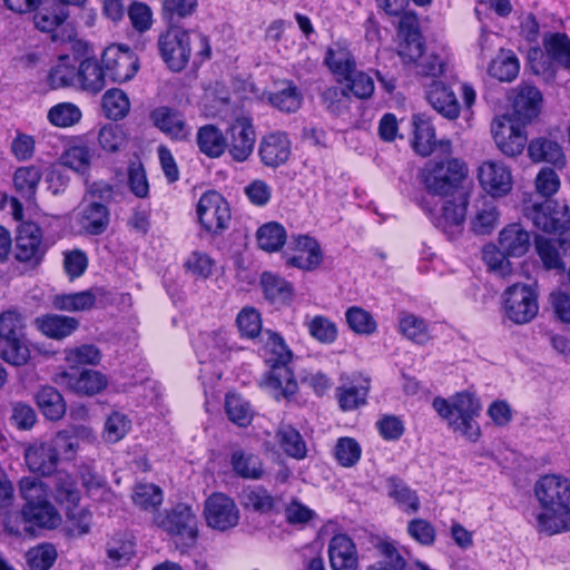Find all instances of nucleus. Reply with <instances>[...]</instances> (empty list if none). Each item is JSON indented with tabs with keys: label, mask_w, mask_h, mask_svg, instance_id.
I'll return each instance as SVG.
<instances>
[{
	"label": "nucleus",
	"mask_w": 570,
	"mask_h": 570,
	"mask_svg": "<svg viewBox=\"0 0 570 570\" xmlns=\"http://www.w3.org/2000/svg\"><path fill=\"white\" fill-rule=\"evenodd\" d=\"M24 462L35 474L50 476L57 471L59 458L50 441L33 442L24 450Z\"/></svg>",
	"instance_id": "5701e85b"
},
{
	"label": "nucleus",
	"mask_w": 570,
	"mask_h": 570,
	"mask_svg": "<svg viewBox=\"0 0 570 570\" xmlns=\"http://www.w3.org/2000/svg\"><path fill=\"white\" fill-rule=\"evenodd\" d=\"M413 148L421 156H429L435 147V131L429 119L415 116L413 120Z\"/></svg>",
	"instance_id": "4d7b16f0"
},
{
	"label": "nucleus",
	"mask_w": 570,
	"mask_h": 570,
	"mask_svg": "<svg viewBox=\"0 0 570 570\" xmlns=\"http://www.w3.org/2000/svg\"><path fill=\"white\" fill-rule=\"evenodd\" d=\"M60 382L77 394L95 395L106 389L107 377L94 370L65 371L60 374Z\"/></svg>",
	"instance_id": "a878e982"
},
{
	"label": "nucleus",
	"mask_w": 570,
	"mask_h": 570,
	"mask_svg": "<svg viewBox=\"0 0 570 570\" xmlns=\"http://www.w3.org/2000/svg\"><path fill=\"white\" fill-rule=\"evenodd\" d=\"M36 402L45 417L50 421H58L66 413V402L53 386H42L36 394Z\"/></svg>",
	"instance_id": "de8ad7c7"
},
{
	"label": "nucleus",
	"mask_w": 570,
	"mask_h": 570,
	"mask_svg": "<svg viewBox=\"0 0 570 570\" xmlns=\"http://www.w3.org/2000/svg\"><path fill=\"white\" fill-rule=\"evenodd\" d=\"M227 348V340L223 332L213 331L200 334L195 350L200 363L220 358Z\"/></svg>",
	"instance_id": "49530a36"
},
{
	"label": "nucleus",
	"mask_w": 570,
	"mask_h": 570,
	"mask_svg": "<svg viewBox=\"0 0 570 570\" xmlns=\"http://www.w3.org/2000/svg\"><path fill=\"white\" fill-rule=\"evenodd\" d=\"M42 175V167L36 164L21 166L16 169L12 180L14 190L20 198L27 203L35 202Z\"/></svg>",
	"instance_id": "f704fd0d"
},
{
	"label": "nucleus",
	"mask_w": 570,
	"mask_h": 570,
	"mask_svg": "<svg viewBox=\"0 0 570 570\" xmlns=\"http://www.w3.org/2000/svg\"><path fill=\"white\" fill-rule=\"evenodd\" d=\"M542 95L540 90L531 85H520L515 89L512 107L517 119L514 121L525 125L535 118L541 108Z\"/></svg>",
	"instance_id": "c756f323"
},
{
	"label": "nucleus",
	"mask_w": 570,
	"mask_h": 570,
	"mask_svg": "<svg viewBox=\"0 0 570 570\" xmlns=\"http://www.w3.org/2000/svg\"><path fill=\"white\" fill-rule=\"evenodd\" d=\"M149 119L155 128L173 141H188L193 128L187 122L183 111L169 106H158L149 114Z\"/></svg>",
	"instance_id": "f3484780"
},
{
	"label": "nucleus",
	"mask_w": 570,
	"mask_h": 570,
	"mask_svg": "<svg viewBox=\"0 0 570 570\" xmlns=\"http://www.w3.org/2000/svg\"><path fill=\"white\" fill-rule=\"evenodd\" d=\"M432 405L449 424H453L462 417L479 416L481 412L480 400L469 392L456 393L451 400L438 396L433 400Z\"/></svg>",
	"instance_id": "6ab92c4d"
},
{
	"label": "nucleus",
	"mask_w": 570,
	"mask_h": 570,
	"mask_svg": "<svg viewBox=\"0 0 570 570\" xmlns=\"http://www.w3.org/2000/svg\"><path fill=\"white\" fill-rule=\"evenodd\" d=\"M94 153L87 145H73L60 156V164L81 175L89 171Z\"/></svg>",
	"instance_id": "13d9d810"
},
{
	"label": "nucleus",
	"mask_w": 570,
	"mask_h": 570,
	"mask_svg": "<svg viewBox=\"0 0 570 570\" xmlns=\"http://www.w3.org/2000/svg\"><path fill=\"white\" fill-rule=\"evenodd\" d=\"M474 215L471 217L470 228L475 235H489L499 225L500 213L495 202L485 196L475 200Z\"/></svg>",
	"instance_id": "72a5a7b5"
},
{
	"label": "nucleus",
	"mask_w": 570,
	"mask_h": 570,
	"mask_svg": "<svg viewBox=\"0 0 570 570\" xmlns=\"http://www.w3.org/2000/svg\"><path fill=\"white\" fill-rule=\"evenodd\" d=\"M53 474V499L67 510L76 509L81 493L75 478L66 471H56Z\"/></svg>",
	"instance_id": "58836bf2"
},
{
	"label": "nucleus",
	"mask_w": 570,
	"mask_h": 570,
	"mask_svg": "<svg viewBox=\"0 0 570 570\" xmlns=\"http://www.w3.org/2000/svg\"><path fill=\"white\" fill-rule=\"evenodd\" d=\"M107 291L104 287H91L86 291L58 294L52 298V306L65 312H87L94 308L97 303H102Z\"/></svg>",
	"instance_id": "b1692460"
},
{
	"label": "nucleus",
	"mask_w": 570,
	"mask_h": 570,
	"mask_svg": "<svg viewBox=\"0 0 570 570\" xmlns=\"http://www.w3.org/2000/svg\"><path fill=\"white\" fill-rule=\"evenodd\" d=\"M491 132L498 148L509 157L520 155L527 144L524 126L510 116L498 117L492 121Z\"/></svg>",
	"instance_id": "dca6fc26"
},
{
	"label": "nucleus",
	"mask_w": 570,
	"mask_h": 570,
	"mask_svg": "<svg viewBox=\"0 0 570 570\" xmlns=\"http://www.w3.org/2000/svg\"><path fill=\"white\" fill-rule=\"evenodd\" d=\"M57 559V550L50 543L39 544L26 553L30 570H49Z\"/></svg>",
	"instance_id": "774afa93"
},
{
	"label": "nucleus",
	"mask_w": 570,
	"mask_h": 570,
	"mask_svg": "<svg viewBox=\"0 0 570 570\" xmlns=\"http://www.w3.org/2000/svg\"><path fill=\"white\" fill-rule=\"evenodd\" d=\"M503 317L515 325L531 323L539 313L538 293L532 285L515 283L502 295Z\"/></svg>",
	"instance_id": "423d86ee"
},
{
	"label": "nucleus",
	"mask_w": 570,
	"mask_h": 570,
	"mask_svg": "<svg viewBox=\"0 0 570 570\" xmlns=\"http://www.w3.org/2000/svg\"><path fill=\"white\" fill-rule=\"evenodd\" d=\"M292 142L285 131H273L264 135L258 145V156L264 166L277 168L289 159Z\"/></svg>",
	"instance_id": "412c9836"
},
{
	"label": "nucleus",
	"mask_w": 570,
	"mask_h": 570,
	"mask_svg": "<svg viewBox=\"0 0 570 570\" xmlns=\"http://www.w3.org/2000/svg\"><path fill=\"white\" fill-rule=\"evenodd\" d=\"M266 334L268 337L264 346L265 363L269 370L262 377L261 386L277 401H289L298 390L291 367L293 353L281 335L271 331H267Z\"/></svg>",
	"instance_id": "7ed1b4c3"
},
{
	"label": "nucleus",
	"mask_w": 570,
	"mask_h": 570,
	"mask_svg": "<svg viewBox=\"0 0 570 570\" xmlns=\"http://www.w3.org/2000/svg\"><path fill=\"white\" fill-rule=\"evenodd\" d=\"M35 323L45 336L56 341L71 336L80 326L78 318L53 313L38 316Z\"/></svg>",
	"instance_id": "473e14b6"
},
{
	"label": "nucleus",
	"mask_w": 570,
	"mask_h": 570,
	"mask_svg": "<svg viewBox=\"0 0 570 570\" xmlns=\"http://www.w3.org/2000/svg\"><path fill=\"white\" fill-rule=\"evenodd\" d=\"M204 515L208 527L226 531L237 525L239 511L235 501L228 495L216 492L205 502Z\"/></svg>",
	"instance_id": "a211bd4d"
},
{
	"label": "nucleus",
	"mask_w": 570,
	"mask_h": 570,
	"mask_svg": "<svg viewBox=\"0 0 570 570\" xmlns=\"http://www.w3.org/2000/svg\"><path fill=\"white\" fill-rule=\"evenodd\" d=\"M528 153L533 161H546L554 166L564 165V155L560 145L547 138H538L529 144Z\"/></svg>",
	"instance_id": "8fccbe9b"
},
{
	"label": "nucleus",
	"mask_w": 570,
	"mask_h": 570,
	"mask_svg": "<svg viewBox=\"0 0 570 570\" xmlns=\"http://www.w3.org/2000/svg\"><path fill=\"white\" fill-rule=\"evenodd\" d=\"M534 495L541 507L538 530L549 535L570 531V479L546 474L535 482Z\"/></svg>",
	"instance_id": "f257e3e1"
},
{
	"label": "nucleus",
	"mask_w": 570,
	"mask_h": 570,
	"mask_svg": "<svg viewBox=\"0 0 570 570\" xmlns=\"http://www.w3.org/2000/svg\"><path fill=\"white\" fill-rule=\"evenodd\" d=\"M197 215L203 228L212 234H220L227 229L232 217L229 204L216 190L202 195L197 204Z\"/></svg>",
	"instance_id": "f8f14e48"
},
{
	"label": "nucleus",
	"mask_w": 570,
	"mask_h": 570,
	"mask_svg": "<svg viewBox=\"0 0 570 570\" xmlns=\"http://www.w3.org/2000/svg\"><path fill=\"white\" fill-rule=\"evenodd\" d=\"M333 453L341 466L352 468L358 463L362 448L354 438L343 436L336 441Z\"/></svg>",
	"instance_id": "e2e57ef3"
},
{
	"label": "nucleus",
	"mask_w": 570,
	"mask_h": 570,
	"mask_svg": "<svg viewBox=\"0 0 570 570\" xmlns=\"http://www.w3.org/2000/svg\"><path fill=\"white\" fill-rule=\"evenodd\" d=\"M523 216L546 233L562 234L570 228V210L567 204L551 198L524 200Z\"/></svg>",
	"instance_id": "39448f33"
},
{
	"label": "nucleus",
	"mask_w": 570,
	"mask_h": 570,
	"mask_svg": "<svg viewBox=\"0 0 570 570\" xmlns=\"http://www.w3.org/2000/svg\"><path fill=\"white\" fill-rule=\"evenodd\" d=\"M276 436L279 446L291 458L302 460L306 456V443L301 433L291 425L279 426Z\"/></svg>",
	"instance_id": "5fc2aeb1"
},
{
	"label": "nucleus",
	"mask_w": 570,
	"mask_h": 570,
	"mask_svg": "<svg viewBox=\"0 0 570 570\" xmlns=\"http://www.w3.org/2000/svg\"><path fill=\"white\" fill-rule=\"evenodd\" d=\"M519 70L520 63L517 56L511 50L503 49L492 59L488 68V72L491 77L505 82L515 79Z\"/></svg>",
	"instance_id": "3c124183"
},
{
	"label": "nucleus",
	"mask_w": 570,
	"mask_h": 570,
	"mask_svg": "<svg viewBox=\"0 0 570 570\" xmlns=\"http://www.w3.org/2000/svg\"><path fill=\"white\" fill-rule=\"evenodd\" d=\"M259 284L265 298L272 304H289L294 289L289 282L272 272H263Z\"/></svg>",
	"instance_id": "4c0bfd02"
},
{
	"label": "nucleus",
	"mask_w": 570,
	"mask_h": 570,
	"mask_svg": "<svg viewBox=\"0 0 570 570\" xmlns=\"http://www.w3.org/2000/svg\"><path fill=\"white\" fill-rule=\"evenodd\" d=\"M236 325L242 337L254 340L262 333L261 313L255 307L246 306L238 313Z\"/></svg>",
	"instance_id": "338daca9"
},
{
	"label": "nucleus",
	"mask_w": 570,
	"mask_h": 570,
	"mask_svg": "<svg viewBox=\"0 0 570 570\" xmlns=\"http://www.w3.org/2000/svg\"><path fill=\"white\" fill-rule=\"evenodd\" d=\"M370 390L368 381H351L336 389V399L343 411H353L365 404Z\"/></svg>",
	"instance_id": "a18cd8bd"
},
{
	"label": "nucleus",
	"mask_w": 570,
	"mask_h": 570,
	"mask_svg": "<svg viewBox=\"0 0 570 570\" xmlns=\"http://www.w3.org/2000/svg\"><path fill=\"white\" fill-rule=\"evenodd\" d=\"M158 51L165 65L175 72L184 70L195 52L194 63H203L212 56L209 39L196 29L168 26L158 37Z\"/></svg>",
	"instance_id": "f03ea898"
},
{
	"label": "nucleus",
	"mask_w": 570,
	"mask_h": 570,
	"mask_svg": "<svg viewBox=\"0 0 570 570\" xmlns=\"http://www.w3.org/2000/svg\"><path fill=\"white\" fill-rule=\"evenodd\" d=\"M46 1L40 4L39 11L35 14V26L42 32L51 33V40L65 43L75 36V29L67 23L69 10L57 1L51 6H46Z\"/></svg>",
	"instance_id": "2eb2a0df"
},
{
	"label": "nucleus",
	"mask_w": 570,
	"mask_h": 570,
	"mask_svg": "<svg viewBox=\"0 0 570 570\" xmlns=\"http://www.w3.org/2000/svg\"><path fill=\"white\" fill-rule=\"evenodd\" d=\"M387 495L405 512L415 513L420 509V499L402 479L396 475L389 476L385 481Z\"/></svg>",
	"instance_id": "c03bdc74"
},
{
	"label": "nucleus",
	"mask_w": 570,
	"mask_h": 570,
	"mask_svg": "<svg viewBox=\"0 0 570 570\" xmlns=\"http://www.w3.org/2000/svg\"><path fill=\"white\" fill-rule=\"evenodd\" d=\"M77 222L86 234L99 236L109 226L110 213L106 204L92 200L79 207Z\"/></svg>",
	"instance_id": "2f4dec72"
},
{
	"label": "nucleus",
	"mask_w": 570,
	"mask_h": 570,
	"mask_svg": "<svg viewBox=\"0 0 570 570\" xmlns=\"http://www.w3.org/2000/svg\"><path fill=\"white\" fill-rule=\"evenodd\" d=\"M104 112L109 119L119 120L127 116L130 109V102L127 95L121 89L107 90L101 100Z\"/></svg>",
	"instance_id": "bf43d9fd"
},
{
	"label": "nucleus",
	"mask_w": 570,
	"mask_h": 570,
	"mask_svg": "<svg viewBox=\"0 0 570 570\" xmlns=\"http://www.w3.org/2000/svg\"><path fill=\"white\" fill-rule=\"evenodd\" d=\"M198 0H163V17L168 26H179L180 21L193 16Z\"/></svg>",
	"instance_id": "052dcab7"
},
{
	"label": "nucleus",
	"mask_w": 570,
	"mask_h": 570,
	"mask_svg": "<svg viewBox=\"0 0 570 570\" xmlns=\"http://www.w3.org/2000/svg\"><path fill=\"white\" fill-rule=\"evenodd\" d=\"M499 245L508 256L520 257L529 250L531 237L520 224H510L500 232Z\"/></svg>",
	"instance_id": "c9c22d12"
},
{
	"label": "nucleus",
	"mask_w": 570,
	"mask_h": 570,
	"mask_svg": "<svg viewBox=\"0 0 570 570\" xmlns=\"http://www.w3.org/2000/svg\"><path fill=\"white\" fill-rule=\"evenodd\" d=\"M258 247L267 253L278 252L285 244L287 234L283 225L269 222L262 225L256 233Z\"/></svg>",
	"instance_id": "864d4df0"
},
{
	"label": "nucleus",
	"mask_w": 570,
	"mask_h": 570,
	"mask_svg": "<svg viewBox=\"0 0 570 570\" xmlns=\"http://www.w3.org/2000/svg\"><path fill=\"white\" fill-rule=\"evenodd\" d=\"M478 179L492 198L503 197L512 189V175L510 169L500 161L488 160L482 163L478 170Z\"/></svg>",
	"instance_id": "aec40b11"
},
{
	"label": "nucleus",
	"mask_w": 570,
	"mask_h": 570,
	"mask_svg": "<svg viewBox=\"0 0 570 570\" xmlns=\"http://www.w3.org/2000/svg\"><path fill=\"white\" fill-rule=\"evenodd\" d=\"M281 501V497L273 495L263 485H247L239 494L242 507L259 514L278 513Z\"/></svg>",
	"instance_id": "c85d7f7f"
},
{
	"label": "nucleus",
	"mask_w": 570,
	"mask_h": 570,
	"mask_svg": "<svg viewBox=\"0 0 570 570\" xmlns=\"http://www.w3.org/2000/svg\"><path fill=\"white\" fill-rule=\"evenodd\" d=\"M14 240V258L18 262L32 268L41 264L47 246L43 244V233L39 225L33 222L21 223Z\"/></svg>",
	"instance_id": "1a4fd4ad"
},
{
	"label": "nucleus",
	"mask_w": 570,
	"mask_h": 570,
	"mask_svg": "<svg viewBox=\"0 0 570 570\" xmlns=\"http://www.w3.org/2000/svg\"><path fill=\"white\" fill-rule=\"evenodd\" d=\"M328 559L332 570H357L358 554L352 538L345 533L333 535L328 543Z\"/></svg>",
	"instance_id": "393cba45"
},
{
	"label": "nucleus",
	"mask_w": 570,
	"mask_h": 570,
	"mask_svg": "<svg viewBox=\"0 0 570 570\" xmlns=\"http://www.w3.org/2000/svg\"><path fill=\"white\" fill-rule=\"evenodd\" d=\"M196 144L208 158H219L226 151V134L215 125H204L197 130Z\"/></svg>",
	"instance_id": "ea45409f"
},
{
	"label": "nucleus",
	"mask_w": 570,
	"mask_h": 570,
	"mask_svg": "<svg viewBox=\"0 0 570 570\" xmlns=\"http://www.w3.org/2000/svg\"><path fill=\"white\" fill-rule=\"evenodd\" d=\"M256 130L252 118L237 117L226 129V151L236 163L247 161L254 153Z\"/></svg>",
	"instance_id": "ddd939ff"
},
{
	"label": "nucleus",
	"mask_w": 570,
	"mask_h": 570,
	"mask_svg": "<svg viewBox=\"0 0 570 570\" xmlns=\"http://www.w3.org/2000/svg\"><path fill=\"white\" fill-rule=\"evenodd\" d=\"M230 466L238 478L246 480H261L265 473L261 458L242 449L230 454Z\"/></svg>",
	"instance_id": "79ce46f5"
},
{
	"label": "nucleus",
	"mask_w": 570,
	"mask_h": 570,
	"mask_svg": "<svg viewBox=\"0 0 570 570\" xmlns=\"http://www.w3.org/2000/svg\"><path fill=\"white\" fill-rule=\"evenodd\" d=\"M397 24V53L404 63L416 62L425 49L421 23L414 11H403Z\"/></svg>",
	"instance_id": "9d476101"
},
{
	"label": "nucleus",
	"mask_w": 570,
	"mask_h": 570,
	"mask_svg": "<svg viewBox=\"0 0 570 570\" xmlns=\"http://www.w3.org/2000/svg\"><path fill=\"white\" fill-rule=\"evenodd\" d=\"M19 492L24 500L23 505L48 501V485L36 476H23L19 481Z\"/></svg>",
	"instance_id": "69168bd1"
},
{
	"label": "nucleus",
	"mask_w": 570,
	"mask_h": 570,
	"mask_svg": "<svg viewBox=\"0 0 570 570\" xmlns=\"http://www.w3.org/2000/svg\"><path fill=\"white\" fill-rule=\"evenodd\" d=\"M426 99L432 108L449 120L460 116V102L451 87L439 80H433L426 88Z\"/></svg>",
	"instance_id": "cd10ccee"
},
{
	"label": "nucleus",
	"mask_w": 570,
	"mask_h": 570,
	"mask_svg": "<svg viewBox=\"0 0 570 570\" xmlns=\"http://www.w3.org/2000/svg\"><path fill=\"white\" fill-rule=\"evenodd\" d=\"M534 246L546 269H553L559 273L566 271V264L560 255V249L562 247L560 239H550L537 236L534 239Z\"/></svg>",
	"instance_id": "09e8293b"
},
{
	"label": "nucleus",
	"mask_w": 570,
	"mask_h": 570,
	"mask_svg": "<svg viewBox=\"0 0 570 570\" xmlns=\"http://www.w3.org/2000/svg\"><path fill=\"white\" fill-rule=\"evenodd\" d=\"M98 142L105 151L114 154L126 148L128 138L121 126L109 124L100 128Z\"/></svg>",
	"instance_id": "0e129e2a"
},
{
	"label": "nucleus",
	"mask_w": 570,
	"mask_h": 570,
	"mask_svg": "<svg viewBox=\"0 0 570 570\" xmlns=\"http://www.w3.org/2000/svg\"><path fill=\"white\" fill-rule=\"evenodd\" d=\"M77 88L89 92L98 94L106 87V76L96 57L85 59L78 65Z\"/></svg>",
	"instance_id": "e433bc0d"
},
{
	"label": "nucleus",
	"mask_w": 570,
	"mask_h": 570,
	"mask_svg": "<svg viewBox=\"0 0 570 570\" xmlns=\"http://www.w3.org/2000/svg\"><path fill=\"white\" fill-rule=\"evenodd\" d=\"M78 75V63L71 60L69 53L58 56L57 62L51 67L48 73V83L52 89L76 87Z\"/></svg>",
	"instance_id": "a19ab883"
},
{
	"label": "nucleus",
	"mask_w": 570,
	"mask_h": 570,
	"mask_svg": "<svg viewBox=\"0 0 570 570\" xmlns=\"http://www.w3.org/2000/svg\"><path fill=\"white\" fill-rule=\"evenodd\" d=\"M283 85V88L268 95V101L282 112H295L301 108L302 94L293 81H286Z\"/></svg>",
	"instance_id": "603ef678"
},
{
	"label": "nucleus",
	"mask_w": 570,
	"mask_h": 570,
	"mask_svg": "<svg viewBox=\"0 0 570 570\" xmlns=\"http://www.w3.org/2000/svg\"><path fill=\"white\" fill-rule=\"evenodd\" d=\"M373 556L377 561L365 570H404L406 561L401 554L396 542L387 537L371 539Z\"/></svg>",
	"instance_id": "bb28decb"
},
{
	"label": "nucleus",
	"mask_w": 570,
	"mask_h": 570,
	"mask_svg": "<svg viewBox=\"0 0 570 570\" xmlns=\"http://www.w3.org/2000/svg\"><path fill=\"white\" fill-rule=\"evenodd\" d=\"M468 204V193H459L455 202L448 200L444 203L441 215L431 217L433 225L445 234L453 235L464 222Z\"/></svg>",
	"instance_id": "7c9ffc66"
},
{
	"label": "nucleus",
	"mask_w": 570,
	"mask_h": 570,
	"mask_svg": "<svg viewBox=\"0 0 570 570\" xmlns=\"http://www.w3.org/2000/svg\"><path fill=\"white\" fill-rule=\"evenodd\" d=\"M101 63L106 78L119 83L132 79L139 68L135 52L122 45L107 47L101 55Z\"/></svg>",
	"instance_id": "4468645a"
},
{
	"label": "nucleus",
	"mask_w": 570,
	"mask_h": 570,
	"mask_svg": "<svg viewBox=\"0 0 570 570\" xmlns=\"http://www.w3.org/2000/svg\"><path fill=\"white\" fill-rule=\"evenodd\" d=\"M131 499L140 510L155 511L164 501V492L154 483H137L132 490Z\"/></svg>",
	"instance_id": "6e6d98bb"
},
{
	"label": "nucleus",
	"mask_w": 570,
	"mask_h": 570,
	"mask_svg": "<svg viewBox=\"0 0 570 570\" xmlns=\"http://www.w3.org/2000/svg\"><path fill=\"white\" fill-rule=\"evenodd\" d=\"M20 514L26 524L39 528H55L60 521L59 513L49 500L23 505Z\"/></svg>",
	"instance_id": "37998d69"
},
{
	"label": "nucleus",
	"mask_w": 570,
	"mask_h": 570,
	"mask_svg": "<svg viewBox=\"0 0 570 570\" xmlns=\"http://www.w3.org/2000/svg\"><path fill=\"white\" fill-rule=\"evenodd\" d=\"M0 357L17 366L26 364L30 357L23 340L22 318L16 312L7 311L0 315Z\"/></svg>",
	"instance_id": "0eeeda50"
},
{
	"label": "nucleus",
	"mask_w": 570,
	"mask_h": 570,
	"mask_svg": "<svg viewBox=\"0 0 570 570\" xmlns=\"http://www.w3.org/2000/svg\"><path fill=\"white\" fill-rule=\"evenodd\" d=\"M548 59L532 62L535 75H542L547 81L556 76L554 63L570 69V38L563 32L547 33L542 40Z\"/></svg>",
	"instance_id": "9b49d317"
},
{
	"label": "nucleus",
	"mask_w": 570,
	"mask_h": 570,
	"mask_svg": "<svg viewBox=\"0 0 570 570\" xmlns=\"http://www.w3.org/2000/svg\"><path fill=\"white\" fill-rule=\"evenodd\" d=\"M153 523L173 539L181 553L196 547L199 538V520L193 505L178 502L170 508L157 510L154 513Z\"/></svg>",
	"instance_id": "20e7f679"
},
{
	"label": "nucleus",
	"mask_w": 570,
	"mask_h": 570,
	"mask_svg": "<svg viewBox=\"0 0 570 570\" xmlns=\"http://www.w3.org/2000/svg\"><path fill=\"white\" fill-rule=\"evenodd\" d=\"M466 175L465 164L453 158L428 165L422 171V180L430 194L446 196L458 189Z\"/></svg>",
	"instance_id": "6e6552de"
},
{
	"label": "nucleus",
	"mask_w": 570,
	"mask_h": 570,
	"mask_svg": "<svg viewBox=\"0 0 570 570\" xmlns=\"http://www.w3.org/2000/svg\"><path fill=\"white\" fill-rule=\"evenodd\" d=\"M225 410L228 419L238 426L245 428L253 420V410L250 404L237 394H227L225 399Z\"/></svg>",
	"instance_id": "680f3d73"
},
{
	"label": "nucleus",
	"mask_w": 570,
	"mask_h": 570,
	"mask_svg": "<svg viewBox=\"0 0 570 570\" xmlns=\"http://www.w3.org/2000/svg\"><path fill=\"white\" fill-rule=\"evenodd\" d=\"M289 244L297 254L286 258L287 266L314 271L323 262V253L315 238L307 235H293Z\"/></svg>",
	"instance_id": "4be33fe9"
}]
</instances>
